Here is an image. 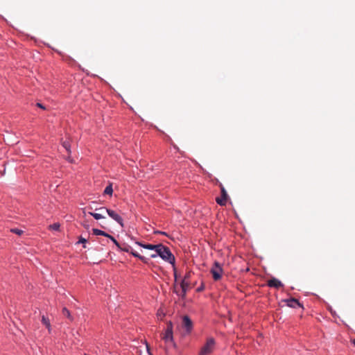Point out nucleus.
<instances>
[{
  "label": "nucleus",
  "mask_w": 355,
  "mask_h": 355,
  "mask_svg": "<svg viewBox=\"0 0 355 355\" xmlns=\"http://www.w3.org/2000/svg\"><path fill=\"white\" fill-rule=\"evenodd\" d=\"M155 252H157L158 256H159L164 261L174 266L175 260V257L168 247L159 243L158 244V247Z\"/></svg>",
  "instance_id": "1"
},
{
  "label": "nucleus",
  "mask_w": 355,
  "mask_h": 355,
  "mask_svg": "<svg viewBox=\"0 0 355 355\" xmlns=\"http://www.w3.org/2000/svg\"><path fill=\"white\" fill-rule=\"evenodd\" d=\"M216 345L215 340L213 338H209L206 343L202 347L199 355H209L214 349Z\"/></svg>",
  "instance_id": "2"
},
{
  "label": "nucleus",
  "mask_w": 355,
  "mask_h": 355,
  "mask_svg": "<svg viewBox=\"0 0 355 355\" xmlns=\"http://www.w3.org/2000/svg\"><path fill=\"white\" fill-rule=\"evenodd\" d=\"M210 272L212 275L214 280L218 281L222 277L223 270L221 265L218 261H215L210 270Z\"/></svg>",
  "instance_id": "3"
},
{
  "label": "nucleus",
  "mask_w": 355,
  "mask_h": 355,
  "mask_svg": "<svg viewBox=\"0 0 355 355\" xmlns=\"http://www.w3.org/2000/svg\"><path fill=\"white\" fill-rule=\"evenodd\" d=\"M95 210L107 213V214L112 218H113L115 221H116L118 223H119L121 225V226H122V227L123 226L122 218L118 214H116L114 211L111 210L110 209H107L103 207H100V208H96Z\"/></svg>",
  "instance_id": "4"
},
{
  "label": "nucleus",
  "mask_w": 355,
  "mask_h": 355,
  "mask_svg": "<svg viewBox=\"0 0 355 355\" xmlns=\"http://www.w3.org/2000/svg\"><path fill=\"white\" fill-rule=\"evenodd\" d=\"M162 339L166 342H173V324L171 322L167 324V327L165 330L164 334L162 336Z\"/></svg>",
  "instance_id": "5"
},
{
  "label": "nucleus",
  "mask_w": 355,
  "mask_h": 355,
  "mask_svg": "<svg viewBox=\"0 0 355 355\" xmlns=\"http://www.w3.org/2000/svg\"><path fill=\"white\" fill-rule=\"evenodd\" d=\"M219 187L220 189L221 197L216 198V201L220 206H225L227 201L228 195H227V193L225 187H223V185L221 183H220Z\"/></svg>",
  "instance_id": "6"
},
{
  "label": "nucleus",
  "mask_w": 355,
  "mask_h": 355,
  "mask_svg": "<svg viewBox=\"0 0 355 355\" xmlns=\"http://www.w3.org/2000/svg\"><path fill=\"white\" fill-rule=\"evenodd\" d=\"M120 250L124 252H130L134 257L139 258L141 261H142L144 263H146L148 261V259L145 257L141 256L137 252L131 250V247L129 245H125L124 247H121Z\"/></svg>",
  "instance_id": "7"
},
{
  "label": "nucleus",
  "mask_w": 355,
  "mask_h": 355,
  "mask_svg": "<svg viewBox=\"0 0 355 355\" xmlns=\"http://www.w3.org/2000/svg\"><path fill=\"white\" fill-rule=\"evenodd\" d=\"M182 327L186 329L187 332H191L193 328V322L189 316L184 315L182 318Z\"/></svg>",
  "instance_id": "8"
},
{
  "label": "nucleus",
  "mask_w": 355,
  "mask_h": 355,
  "mask_svg": "<svg viewBox=\"0 0 355 355\" xmlns=\"http://www.w3.org/2000/svg\"><path fill=\"white\" fill-rule=\"evenodd\" d=\"M268 286L270 287H273L275 288H279L281 287H283V284L277 279L272 277V279H269L267 283Z\"/></svg>",
  "instance_id": "9"
},
{
  "label": "nucleus",
  "mask_w": 355,
  "mask_h": 355,
  "mask_svg": "<svg viewBox=\"0 0 355 355\" xmlns=\"http://www.w3.org/2000/svg\"><path fill=\"white\" fill-rule=\"evenodd\" d=\"M189 280L182 279L180 283V287L182 289V294L181 296L184 297L186 295L187 291L189 288Z\"/></svg>",
  "instance_id": "10"
},
{
  "label": "nucleus",
  "mask_w": 355,
  "mask_h": 355,
  "mask_svg": "<svg viewBox=\"0 0 355 355\" xmlns=\"http://www.w3.org/2000/svg\"><path fill=\"white\" fill-rule=\"evenodd\" d=\"M288 306L292 307V308H296L297 306H301L300 303L298 302L297 300L295 298H291L286 300L284 301Z\"/></svg>",
  "instance_id": "11"
},
{
  "label": "nucleus",
  "mask_w": 355,
  "mask_h": 355,
  "mask_svg": "<svg viewBox=\"0 0 355 355\" xmlns=\"http://www.w3.org/2000/svg\"><path fill=\"white\" fill-rule=\"evenodd\" d=\"M136 243L145 248V249H147V250H155V252L156 251L157 247H158V244L157 245H153V244H144L141 242H136Z\"/></svg>",
  "instance_id": "12"
},
{
  "label": "nucleus",
  "mask_w": 355,
  "mask_h": 355,
  "mask_svg": "<svg viewBox=\"0 0 355 355\" xmlns=\"http://www.w3.org/2000/svg\"><path fill=\"white\" fill-rule=\"evenodd\" d=\"M92 232L94 235H97V236L101 235V236H104L107 238H110V236H111V235L108 234L107 233L105 232L104 231H102L101 230L96 229V228H94L92 230Z\"/></svg>",
  "instance_id": "13"
},
{
  "label": "nucleus",
  "mask_w": 355,
  "mask_h": 355,
  "mask_svg": "<svg viewBox=\"0 0 355 355\" xmlns=\"http://www.w3.org/2000/svg\"><path fill=\"white\" fill-rule=\"evenodd\" d=\"M101 213H94L92 211H89L88 214L92 216L96 220H100L102 218H105V216L103 215L104 212L100 211Z\"/></svg>",
  "instance_id": "14"
},
{
  "label": "nucleus",
  "mask_w": 355,
  "mask_h": 355,
  "mask_svg": "<svg viewBox=\"0 0 355 355\" xmlns=\"http://www.w3.org/2000/svg\"><path fill=\"white\" fill-rule=\"evenodd\" d=\"M42 322L46 327L48 329L49 331H51V324L48 318H46L44 315L42 317Z\"/></svg>",
  "instance_id": "15"
},
{
  "label": "nucleus",
  "mask_w": 355,
  "mask_h": 355,
  "mask_svg": "<svg viewBox=\"0 0 355 355\" xmlns=\"http://www.w3.org/2000/svg\"><path fill=\"white\" fill-rule=\"evenodd\" d=\"M62 314L68 318L71 321L73 320V318L71 315L70 311L67 308L64 307L62 309Z\"/></svg>",
  "instance_id": "16"
},
{
  "label": "nucleus",
  "mask_w": 355,
  "mask_h": 355,
  "mask_svg": "<svg viewBox=\"0 0 355 355\" xmlns=\"http://www.w3.org/2000/svg\"><path fill=\"white\" fill-rule=\"evenodd\" d=\"M113 193V189L112 184H110L108 186H107L104 190V194H107L112 196Z\"/></svg>",
  "instance_id": "17"
},
{
  "label": "nucleus",
  "mask_w": 355,
  "mask_h": 355,
  "mask_svg": "<svg viewBox=\"0 0 355 355\" xmlns=\"http://www.w3.org/2000/svg\"><path fill=\"white\" fill-rule=\"evenodd\" d=\"M62 146L66 149V150L67 151V153L69 155L71 153V148H70L71 146H70L69 141H63Z\"/></svg>",
  "instance_id": "18"
},
{
  "label": "nucleus",
  "mask_w": 355,
  "mask_h": 355,
  "mask_svg": "<svg viewBox=\"0 0 355 355\" xmlns=\"http://www.w3.org/2000/svg\"><path fill=\"white\" fill-rule=\"evenodd\" d=\"M60 226V223H53V224H52V225H51L49 226V229H50V230H56V231H57V230H59Z\"/></svg>",
  "instance_id": "19"
},
{
  "label": "nucleus",
  "mask_w": 355,
  "mask_h": 355,
  "mask_svg": "<svg viewBox=\"0 0 355 355\" xmlns=\"http://www.w3.org/2000/svg\"><path fill=\"white\" fill-rule=\"evenodd\" d=\"M109 239L113 241V243L116 245L118 248H121V246L120 245L119 242L113 236H110Z\"/></svg>",
  "instance_id": "20"
},
{
  "label": "nucleus",
  "mask_w": 355,
  "mask_h": 355,
  "mask_svg": "<svg viewBox=\"0 0 355 355\" xmlns=\"http://www.w3.org/2000/svg\"><path fill=\"white\" fill-rule=\"evenodd\" d=\"M10 231H11L12 232L15 233V234H18V235H21V234L23 233V231H22V230H19V229H17V228L12 229Z\"/></svg>",
  "instance_id": "21"
},
{
  "label": "nucleus",
  "mask_w": 355,
  "mask_h": 355,
  "mask_svg": "<svg viewBox=\"0 0 355 355\" xmlns=\"http://www.w3.org/2000/svg\"><path fill=\"white\" fill-rule=\"evenodd\" d=\"M87 242V240L83 237H80L78 243H83L85 244Z\"/></svg>",
  "instance_id": "22"
},
{
  "label": "nucleus",
  "mask_w": 355,
  "mask_h": 355,
  "mask_svg": "<svg viewBox=\"0 0 355 355\" xmlns=\"http://www.w3.org/2000/svg\"><path fill=\"white\" fill-rule=\"evenodd\" d=\"M190 276H191V272H187V273L184 275V279H183L189 280V278H190Z\"/></svg>",
  "instance_id": "23"
},
{
  "label": "nucleus",
  "mask_w": 355,
  "mask_h": 355,
  "mask_svg": "<svg viewBox=\"0 0 355 355\" xmlns=\"http://www.w3.org/2000/svg\"><path fill=\"white\" fill-rule=\"evenodd\" d=\"M36 105H37L38 107H40V108H42V109H43V110H45V107H44L42 104H41V103H37L36 104Z\"/></svg>",
  "instance_id": "24"
},
{
  "label": "nucleus",
  "mask_w": 355,
  "mask_h": 355,
  "mask_svg": "<svg viewBox=\"0 0 355 355\" xmlns=\"http://www.w3.org/2000/svg\"><path fill=\"white\" fill-rule=\"evenodd\" d=\"M67 159L68 160V162H69L70 163H73V159L70 157V155H69L67 157Z\"/></svg>",
  "instance_id": "25"
},
{
  "label": "nucleus",
  "mask_w": 355,
  "mask_h": 355,
  "mask_svg": "<svg viewBox=\"0 0 355 355\" xmlns=\"http://www.w3.org/2000/svg\"><path fill=\"white\" fill-rule=\"evenodd\" d=\"M158 256L157 252H155L150 254L151 258H156Z\"/></svg>",
  "instance_id": "26"
},
{
  "label": "nucleus",
  "mask_w": 355,
  "mask_h": 355,
  "mask_svg": "<svg viewBox=\"0 0 355 355\" xmlns=\"http://www.w3.org/2000/svg\"><path fill=\"white\" fill-rule=\"evenodd\" d=\"M155 234H161L166 235V234L165 232H160V231H156V232H155Z\"/></svg>",
  "instance_id": "27"
},
{
  "label": "nucleus",
  "mask_w": 355,
  "mask_h": 355,
  "mask_svg": "<svg viewBox=\"0 0 355 355\" xmlns=\"http://www.w3.org/2000/svg\"><path fill=\"white\" fill-rule=\"evenodd\" d=\"M83 214L84 216H86V212H85V209L83 210Z\"/></svg>",
  "instance_id": "28"
},
{
  "label": "nucleus",
  "mask_w": 355,
  "mask_h": 355,
  "mask_svg": "<svg viewBox=\"0 0 355 355\" xmlns=\"http://www.w3.org/2000/svg\"><path fill=\"white\" fill-rule=\"evenodd\" d=\"M146 347H147L148 352L150 354V349H149V347L148 345H146Z\"/></svg>",
  "instance_id": "29"
},
{
  "label": "nucleus",
  "mask_w": 355,
  "mask_h": 355,
  "mask_svg": "<svg viewBox=\"0 0 355 355\" xmlns=\"http://www.w3.org/2000/svg\"><path fill=\"white\" fill-rule=\"evenodd\" d=\"M352 343L355 345V338L352 340Z\"/></svg>",
  "instance_id": "30"
},
{
  "label": "nucleus",
  "mask_w": 355,
  "mask_h": 355,
  "mask_svg": "<svg viewBox=\"0 0 355 355\" xmlns=\"http://www.w3.org/2000/svg\"><path fill=\"white\" fill-rule=\"evenodd\" d=\"M84 227L88 228V225H87V224H84Z\"/></svg>",
  "instance_id": "31"
},
{
  "label": "nucleus",
  "mask_w": 355,
  "mask_h": 355,
  "mask_svg": "<svg viewBox=\"0 0 355 355\" xmlns=\"http://www.w3.org/2000/svg\"><path fill=\"white\" fill-rule=\"evenodd\" d=\"M202 289V288H198V291H201Z\"/></svg>",
  "instance_id": "32"
},
{
  "label": "nucleus",
  "mask_w": 355,
  "mask_h": 355,
  "mask_svg": "<svg viewBox=\"0 0 355 355\" xmlns=\"http://www.w3.org/2000/svg\"><path fill=\"white\" fill-rule=\"evenodd\" d=\"M88 209H92V207L89 206V207H88Z\"/></svg>",
  "instance_id": "33"
}]
</instances>
